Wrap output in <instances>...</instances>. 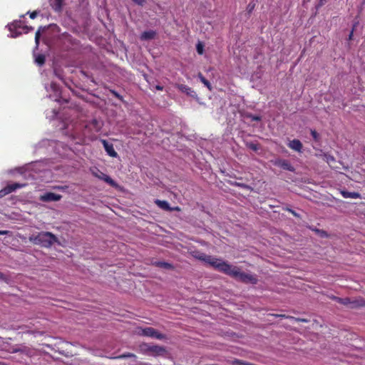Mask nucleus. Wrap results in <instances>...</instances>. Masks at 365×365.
I'll list each match as a JSON object with an SVG mask.
<instances>
[{
    "label": "nucleus",
    "mask_w": 365,
    "mask_h": 365,
    "mask_svg": "<svg viewBox=\"0 0 365 365\" xmlns=\"http://www.w3.org/2000/svg\"><path fill=\"white\" fill-rule=\"evenodd\" d=\"M247 146L249 148H250L251 150H252L254 151H257L259 149L258 145L253 143H250L247 144Z\"/></svg>",
    "instance_id": "a878e982"
},
{
    "label": "nucleus",
    "mask_w": 365,
    "mask_h": 365,
    "mask_svg": "<svg viewBox=\"0 0 365 365\" xmlns=\"http://www.w3.org/2000/svg\"><path fill=\"white\" fill-rule=\"evenodd\" d=\"M196 259L205 262L207 264H210L215 269L220 272L225 261H223L221 259L216 258L211 255H206L205 253L196 252L193 255Z\"/></svg>",
    "instance_id": "7ed1b4c3"
},
{
    "label": "nucleus",
    "mask_w": 365,
    "mask_h": 365,
    "mask_svg": "<svg viewBox=\"0 0 365 365\" xmlns=\"http://www.w3.org/2000/svg\"><path fill=\"white\" fill-rule=\"evenodd\" d=\"M101 141L105 148V150L106 151L107 154L109 156H110L112 158L118 157V153L115 150L112 143H109L106 140H104V139L101 140Z\"/></svg>",
    "instance_id": "6e6552de"
},
{
    "label": "nucleus",
    "mask_w": 365,
    "mask_h": 365,
    "mask_svg": "<svg viewBox=\"0 0 365 365\" xmlns=\"http://www.w3.org/2000/svg\"><path fill=\"white\" fill-rule=\"evenodd\" d=\"M196 49L197 52L202 55L204 52V46L200 42L197 44Z\"/></svg>",
    "instance_id": "393cba45"
},
{
    "label": "nucleus",
    "mask_w": 365,
    "mask_h": 365,
    "mask_svg": "<svg viewBox=\"0 0 365 365\" xmlns=\"http://www.w3.org/2000/svg\"><path fill=\"white\" fill-rule=\"evenodd\" d=\"M118 359H125V358H134L136 359V356L133 353H125L117 357Z\"/></svg>",
    "instance_id": "b1692460"
},
{
    "label": "nucleus",
    "mask_w": 365,
    "mask_h": 365,
    "mask_svg": "<svg viewBox=\"0 0 365 365\" xmlns=\"http://www.w3.org/2000/svg\"><path fill=\"white\" fill-rule=\"evenodd\" d=\"M358 307H365V300L361 297L355 299H351L349 308L355 309Z\"/></svg>",
    "instance_id": "ddd939ff"
},
{
    "label": "nucleus",
    "mask_w": 365,
    "mask_h": 365,
    "mask_svg": "<svg viewBox=\"0 0 365 365\" xmlns=\"http://www.w3.org/2000/svg\"><path fill=\"white\" fill-rule=\"evenodd\" d=\"M252 121H260L262 120L261 116L250 114L248 116Z\"/></svg>",
    "instance_id": "bb28decb"
},
{
    "label": "nucleus",
    "mask_w": 365,
    "mask_h": 365,
    "mask_svg": "<svg viewBox=\"0 0 365 365\" xmlns=\"http://www.w3.org/2000/svg\"><path fill=\"white\" fill-rule=\"evenodd\" d=\"M298 320H299V321H302V322H305V321H306V320H304V319H299Z\"/></svg>",
    "instance_id": "8fccbe9b"
},
{
    "label": "nucleus",
    "mask_w": 365,
    "mask_h": 365,
    "mask_svg": "<svg viewBox=\"0 0 365 365\" xmlns=\"http://www.w3.org/2000/svg\"><path fill=\"white\" fill-rule=\"evenodd\" d=\"M232 364L234 365H240V364H244V365H248V364H245L242 361H241L240 360H238V359H235L233 361Z\"/></svg>",
    "instance_id": "f704fd0d"
},
{
    "label": "nucleus",
    "mask_w": 365,
    "mask_h": 365,
    "mask_svg": "<svg viewBox=\"0 0 365 365\" xmlns=\"http://www.w3.org/2000/svg\"><path fill=\"white\" fill-rule=\"evenodd\" d=\"M26 184H21L19 182H14L12 184H9L1 190H0V198L14 192L17 189L22 188L25 187Z\"/></svg>",
    "instance_id": "20e7f679"
},
{
    "label": "nucleus",
    "mask_w": 365,
    "mask_h": 365,
    "mask_svg": "<svg viewBox=\"0 0 365 365\" xmlns=\"http://www.w3.org/2000/svg\"><path fill=\"white\" fill-rule=\"evenodd\" d=\"M323 159L328 163V164H331L334 162H335V159L334 158V156L329 155V154H324L323 155Z\"/></svg>",
    "instance_id": "5701e85b"
},
{
    "label": "nucleus",
    "mask_w": 365,
    "mask_h": 365,
    "mask_svg": "<svg viewBox=\"0 0 365 365\" xmlns=\"http://www.w3.org/2000/svg\"><path fill=\"white\" fill-rule=\"evenodd\" d=\"M287 210L292 213L294 216L299 217V215L294 210L289 208H287Z\"/></svg>",
    "instance_id": "c9c22d12"
},
{
    "label": "nucleus",
    "mask_w": 365,
    "mask_h": 365,
    "mask_svg": "<svg viewBox=\"0 0 365 365\" xmlns=\"http://www.w3.org/2000/svg\"><path fill=\"white\" fill-rule=\"evenodd\" d=\"M341 195L344 198H353V199H360L361 198V196L360 193L356 192H349L346 190L341 191Z\"/></svg>",
    "instance_id": "4468645a"
},
{
    "label": "nucleus",
    "mask_w": 365,
    "mask_h": 365,
    "mask_svg": "<svg viewBox=\"0 0 365 365\" xmlns=\"http://www.w3.org/2000/svg\"><path fill=\"white\" fill-rule=\"evenodd\" d=\"M150 347H152V345H150L146 343H143L139 346L140 351L144 354L149 355L150 351Z\"/></svg>",
    "instance_id": "a211bd4d"
},
{
    "label": "nucleus",
    "mask_w": 365,
    "mask_h": 365,
    "mask_svg": "<svg viewBox=\"0 0 365 365\" xmlns=\"http://www.w3.org/2000/svg\"><path fill=\"white\" fill-rule=\"evenodd\" d=\"M274 316L277 317H281V318H287V317L285 314H276Z\"/></svg>",
    "instance_id": "c03bdc74"
},
{
    "label": "nucleus",
    "mask_w": 365,
    "mask_h": 365,
    "mask_svg": "<svg viewBox=\"0 0 365 365\" xmlns=\"http://www.w3.org/2000/svg\"><path fill=\"white\" fill-rule=\"evenodd\" d=\"M110 93L113 94V96H114L115 98H117L118 99L120 100L121 101H123V96H120L118 92H116L114 90H110Z\"/></svg>",
    "instance_id": "c85d7f7f"
},
{
    "label": "nucleus",
    "mask_w": 365,
    "mask_h": 365,
    "mask_svg": "<svg viewBox=\"0 0 365 365\" xmlns=\"http://www.w3.org/2000/svg\"><path fill=\"white\" fill-rule=\"evenodd\" d=\"M324 3H325V0H320L319 2V4L317 5V7L319 8V7L323 6L324 4Z\"/></svg>",
    "instance_id": "ea45409f"
},
{
    "label": "nucleus",
    "mask_w": 365,
    "mask_h": 365,
    "mask_svg": "<svg viewBox=\"0 0 365 365\" xmlns=\"http://www.w3.org/2000/svg\"><path fill=\"white\" fill-rule=\"evenodd\" d=\"M23 30L25 31V33H27L29 31L33 30V27L26 26L23 28Z\"/></svg>",
    "instance_id": "4c0bfd02"
},
{
    "label": "nucleus",
    "mask_w": 365,
    "mask_h": 365,
    "mask_svg": "<svg viewBox=\"0 0 365 365\" xmlns=\"http://www.w3.org/2000/svg\"><path fill=\"white\" fill-rule=\"evenodd\" d=\"M1 364H2L3 365H7L5 362H3V361H1Z\"/></svg>",
    "instance_id": "3c124183"
},
{
    "label": "nucleus",
    "mask_w": 365,
    "mask_h": 365,
    "mask_svg": "<svg viewBox=\"0 0 365 365\" xmlns=\"http://www.w3.org/2000/svg\"><path fill=\"white\" fill-rule=\"evenodd\" d=\"M46 58L43 54H39L36 56L35 59V62L40 66H43L45 63Z\"/></svg>",
    "instance_id": "4be33fe9"
},
{
    "label": "nucleus",
    "mask_w": 365,
    "mask_h": 365,
    "mask_svg": "<svg viewBox=\"0 0 365 365\" xmlns=\"http://www.w3.org/2000/svg\"><path fill=\"white\" fill-rule=\"evenodd\" d=\"M142 334L146 336H150L157 339H165L166 336L162 333H160L155 329L153 327H146L142 329Z\"/></svg>",
    "instance_id": "39448f33"
},
{
    "label": "nucleus",
    "mask_w": 365,
    "mask_h": 365,
    "mask_svg": "<svg viewBox=\"0 0 365 365\" xmlns=\"http://www.w3.org/2000/svg\"><path fill=\"white\" fill-rule=\"evenodd\" d=\"M46 29L45 27H39L38 29L37 30V31L36 32V34H35V43H36V47L38 46L39 45V41H40V37H41V31H44Z\"/></svg>",
    "instance_id": "412c9836"
},
{
    "label": "nucleus",
    "mask_w": 365,
    "mask_h": 365,
    "mask_svg": "<svg viewBox=\"0 0 365 365\" xmlns=\"http://www.w3.org/2000/svg\"><path fill=\"white\" fill-rule=\"evenodd\" d=\"M237 185L241 187H243V188H248L249 187L248 185H245V184H241V183H238Z\"/></svg>",
    "instance_id": "79ce46f5"
},
{
    "label": "nucleus",
    "mask_w": 365,
    "mask_h": 365,
    "mask_svg": "<svg viewBox=\"0 0 365 365\" xmlns=\"http://www.w3.org/2000/svg\"><path fill=\"white\" fill-rule=\"evenodd\" d=\"M166 353L165 347L158 345H152L149 355L153 356H162Z\"/></svg>",
    "instance_id": "1a4fd4ad"
},
{
    "label": "nucleus",
    "mask_w": 365,
    "mask_h": 365,
    "mask_svg": "<svg viewBox=\"0 0 365 365\" xmlns=\"http://www.w3.org/2000/svg\"><path fill=\"white\" fill-rule=\"evenodd\" d=\"M0 365H3V364H1V361H0Z\"/></svg>",
    "instance_id": "603ef678"
},
{
    "label": "nucleus",
    "mask_w": 365,
    "mask_h": 365,
    "mask_svg": "<svg viewBox=\"0 0 365 365\" xmlns=\"http://www.w3.org/2000/svg\"><path fill=\"white\" fill-rule=\"evenodd\" d=\"M93 174L94 175V176H96L100 180H103L110 186H116L115 182L109 175L103 173V172L98 170V173H93Z\"/></svg>",
    "instance_id": "0eeeda50"
},
{
    "label": "nucleus",
    "mask_w": 365,
    "mask_h": 365,
    "mask_svg": "<svg viewBox=\"0 0 365 365\" xmlns=\"http://www.w3.org/2000/svg\"><path fill=\"white\" fill-rule=\"evenodd\" d=\"M29 241L46 248L58 242L57 237L50 232H41L37 235H32L29 237Z\"/></svg>",
    "instance_id": "f03ea898"
},
{
    "label": "nucleus",
    "mask_w": 365,
    "mask_h": 365,
    "mask_svg": "<svg viewBox=\"0 0 365 365\" xmlns=\"http://www.w3.org/2000/svg\"><path fill=\"white\" fill-rule=\"evenodd\" d=\"M356 26V23L354 25V26H353V28H352V29H351V32H350V34H349V38H348V39H349V41H350V40H351V39H352V38H353L354 31V30H355Z\"/></svg>",
    "instance_id": "72a5a7b5"
},
{
    "label": "nucleus",
    "mask_w": 365,
    "mask_h": 365,
    "mask_svg": "<svg viewBox=\"0 0 365 365\" xmlns=\"http://www.w3.org/2000/svg\"><path fill=\"white\" fill-rule=\"evenodd\" d=\"M254 8H255V4H252L251 3H250L247 6L248 11L252 12V11L254 9Z\"/></svg>",
    "instance_id": "e433bc0d"
},
{
    "label": "nucleus",
    "mask_w": 365,
    "mask_h": 365,
    "mask_svg": "<svg viewBox=\"0 0 365 365\" xmlns=\"http://www.w3.org/2000/svg\"><path fill=\"white\" fill-rule=\"evenodd\" d=\"M319 234V235L322 237H328V234L326 231L324 230H316Z\"/></svg>",
    "instance_id": "c756f323"
},
{
    "label": "nucleus",
    "mask_w": 365,
    "mask_h": 365,
    "mask_svg": "<svg viewBox=\"0 0 365 365\" xmlns=\"http://www.w3.org/2000/svg\"><path fill=\"white\" fill-rule=\"evenodd\" d=\"M311 135H312V138H313L315 140H318V138H319V134H318V133H317L315 130H311Z\"/></svg>",
    "instance_id": "2f4dec72"
},
{
    "label": "nucleus",
    "mask_w": 365,
    "mask_h": 365,
    "mask_svg": "<svg viewBox=\"0 0 365 365\" xmlns=\"http://www.w3.org/2000/svg\"><path fill=\"white\" fill-rule=\"evenodd\" d=\"M17 36H18V34H15V35L12 34L11 35L12 37H16Z\"/></svg>",
    "instance_id": "09e8293b"
},
{
    "label": "nucleus",
    "mask_w": 365,
    "mask_h": 365,
    "mask_svg": "<svg viewBox=\"0 0 365 365\" xmlns=\"http://www.w3.org/2000/svg\"><path fill=\"white\" fill-rule=\"evenodd\" d=\"M334 299L337 302H339V303H340L341 304H344V305L347 306L348 307H349L350 302H351V298H349V297L340 298V297H335Z\"/></svg>",
    "instance_id": "6ab92c4d"
},
{
    "label": "nucleus",
    "mask_w": 365,
    "mask_h": 365,
    "mask_svg": "<svg viewBox=\"0 0 365 365\" xmlns=\"http://www.w3.org/2000/svg\"><path fill=\"white\" fill-rule=\"evenodd\" d=\"M6 233V231H1L0 230V235H4Z\"/></svg>",
    "instance_id": "de8ad7c7"
},
{
    "label": "nucleus",
    "mask_w": 365,
    "mask_h": 365,
    "mask_svg": "<svg viewBox=\"0 0 365 365\" xmlns=\"http://www.w3.org/2000/svg\"><path fill=\"white\" fill-rule=\"evenodd\" d=\"M220 272L229 275L243 283L256 284L258 282L257 278L255 275L242 272L240 267L233 266L227 262H225Z\"/></svg>",
    "instance_id": "f257e3e1"
},
{
    "label": "nucleus",
    "mask_w": 365,
    "mask_h": 365,
    "mask_svg": "<svg viewBox=\"0 0 365 365\" xmlns=\"http://www.w3.org/2000/svg\"><path fill=\"white\" fill-rule=\"evenodd\" d=\"M18 351L24 352V349H15V350L14 351V352H18Z\"/></svg>",
    "instance_id": "49530a36"
},
{
    "label": "nucleus",
    "mask_w": 365,
    "mask_h": 365,
    "mask_svg": "<svg viewBox=\"0 0 365 365\" xmlns=\"http://www.w3.org/2000/svg\"><path fill=\"white\" fill-rule=\"evenodd\" d=\"M155 264L158 267H161V268H164V269H167L173 268V267L171 264H170L168 262H155Z\"/></svg>",
    "instance_id": "aec40b11"
},
{
    "label": "nucleus",
    "mask_w": 365,
    "mask_h": 365,
    "mask_svg": "<svg viewBox=\"0 0 365 365\" xmlns=\"http://www.w3.org/2000/svg\"><path fill=\"white\" fill-rule=\"evenodd\" d=\"M155 203L160 208H161L164 210L172 211V207L170 206L169 203L165 200H155Z\"/></svg>",
    "instance_id": "dca6fc26"
},
{
    "label": "nucleus",
    "mask_w": 365,
    "mask_h": 365,
    "mask_svg": "<svg viewBox=\"0 0 365 365\" xmlns=\"http://www.w3.org/2000/svg\"><path fill=\"white\" fill-rule=\"evenodd\" d=\"M173 210L180 211V208L179 207H172V211Z\"/></svg>",
    "instance_id": "a18cd8bd"
},
{
    "label": "nucleus",
    "mask_w": 365,
    "mask_h": 365,
    "mask_svg": "<svg viewBox=\"0 0 365 365\" xmlns=\"http://www.w3.org/2000/svg\"><path fill=\"white\" fill-rule=\"evenodd\" d=\"M156 36V32L153 30L145 31L143 32L140 35L141 40H151L155 38Z\"/></svg>",
    "instance_id": "2eb2a0df"
},
{
    "label": "nucleus",
    "mask_w": 365,
    "mask_h": 365,
    "mask_svg": "<svg viewBox=\"0 0 365 365\" xmlns=\"http://www.w3.org/2000/svg\"><path fill=\"white\" fill-rule=\"evenodd\" d=\"M176 87L182 93H185L187 95H190L191 96V93H192L193 91H192L191 88L189 87L187 85H185V84H178L176 86Z\"/></svg>",
    "instance_id": "f3484780"
},
{
    "label": "nucleus",
    "mask_w": 365,
    "mask_h": 365,
    "mask_svg": "<svg viewBox=\"0 0 365 365\" xmlns=\"http://www.w3.org/2000/svg\"><path fill=\"white\" fill-rule=\"evenodd\" d=\"M275 165L280 167L283 170H289L291 172L294 171V167L291 165V163L287 160H278Z\"/></svg>",
    "instance_id": "f8f14e48"
},
{
    "label": "nucleus",
    "mask_w": 365,
    "mask_h": 365,
    "mask_svg": "<svg viewBox=\"0 0 365 365\" xmlns=\"http://www.w3.org/2000/svg\"><path fill=\"white\" fill-rule=\"evenodd\" d=\"M20 24H21V22H16L11 25H9V30L11 31L12 30V27L15 28V29H18V28H20Z\"/></svg>",
    "instance_id": "473e14b6"
},
{
    "label": "nucleus",
    "mask_w": 365,
    "mask_h": 365,
    "mask_svg": "<svg viewBox=\"0 0 365 365\" xmlns=\"http://www.w3.org/2000/svg\"><path fill=\"white\" fill-rule=\"evenodd\" d=\"M64 0H50V6L53 10L57 13H61L63 10Z\"/></svg>",
    "instance_id": "9b49d317"
},
{
    "label": "nucleus",
    "mask_w": 365,
    "mask_h": 365,
    "mask_svg": "<svg viewBox=\"0 0 365 365\" xmlns=\"http://www.w3.org/2000/svg\"><path fill=\"white\" fill-rule=\"evenodd\" d=\"M61 197V195L49 192L41 195L40 200L43 202H56L60 200Z\"/></svg>",
    "instance_id": "423d86ee"
},
{
    "label": "nucleus",
    "mask_w": 365,
    "mask_h": 365,
    "mask_svg": "<svg viewBox=\"0 0 365 365\" xmlns=\"http://www.w3.org/2000/svg\"><path fill=\"white\" fill-rule=\"evenodd\" d=\"M288 147L293 150L301 153L302 150L303 145L301 141L298 139H294L290 140L288 143Z\"/></svg>",
    "instance_id": "9d476101"
},
{
    "label": "nucleus",
    "mask_w": 365,
    "mask_h": 365,
    "mask_svg": "<svg viewBox=\"0 0 365 365\" xmlns=\"http://www.w3.org/2000/svg\"><path fill=\"white\" fill-rule=\"evenodd\" d=\"M155 88H156L157 90H158V91H163V86H160V85H157V86H155Z\"/></svg>",
    "instance_id": "37998d69"
},
{
    "label": "nucleus",
    "mask_w": 365,
    "mask_h": 365,
    "mask_svg": "<svg viewBox=\"0 0 365 365\" xmlns=\"http://www.w3.org/2000/svg\"><path fill=\"white\" fill-rule=\"evenodd\" d=\"M37 16V12L36 11H33L30 14V18L34 19Z\"/></svg>",
    "instance_id": "58836bf2"
},
{
    "label": "nucleus",
    "mask_w": 365,
    "mask_h": 365,
    "mask_svg": "<svg viewBox=\"0 0 365 365\" xmlns=\"http://www.w3.org/2000/svg\"><path fill=\"white\" fill-rule=\"evenodd\" d=\"M198 78H200V81L202 82L203 81V79H205V78L204 77V76L201 73H198Z\"/></svg>",
    "instance_id": "a19ab883"
},
{
    "label": "nucleus",
    "mask_w": 365,
    "mask_h": 365,
    "mask_svg": "<svg viewBox=\"0 0 365 365\" xmlns=\"http://www.w3.org/2000/svg\"><path fill=\"white\" fill-rule=\"evenodd\" d=\"M202 83L209 89V91H212V86L208 80L205 78V79H203Z\"/></svg>",
    "instance_id": "cd10ccee"
},
{
    "label": "nucleus",
    "mask_w": 365,
    "mask_h": 365,
    "mask_svg": "<svg viewBox=\"0 0 365 365\" xmlns=\"http://www.w3.org/2000/svg\"><path fill=\"white\" fill-rule=\"evenodd\" d=\"M134 4L143 6L145 3L146 2V0H132Z\"/></svg>",
    "instance_id": "7c9ffc66"
}]
</instances>
